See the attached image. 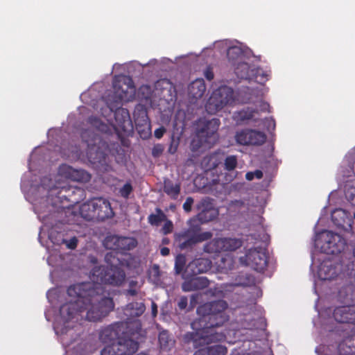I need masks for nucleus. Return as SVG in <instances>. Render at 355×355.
<instances>
[{
  "mask_svg": "<svg viewBox=\"0 0 355 355\" xmlns=\"http://www.w3.org/2000/svg\"><path fill=\"white\" fill-rule=\"evenodd\" d=\"M157 214H151L148 216V223L152 225L158 226L161 222L166 220V216L159 208L156 209Z\"/></svg>",
  "mask_w": 355,
  "mask_h": 355,
  "instance_id": "36",
  "label": "nucleus"
},
{
  "mask_svg": "<svg viewBox=\"0 0 355 355\" xmlns=\"http://www.w3.org/2000/svg\"><path fill=\"white\" fill-rule=\"evenodd\" d=\"M220 125L218 119H212L205 121L191 143V150L198 151L201 148H210L217 140V131Z\"/></svg>",
  "mask_w": 355,
  "mask_h": 355,
  "instance_id": "6",
  "label": "nucleus"
},
{
  "mask_svg": "<svg viewBox=\"0 0 355 355\" xmlns=\"http://www.w3.org/2000/svg\"><path fill=\"white\" fill-rule=\"evenodd\" d=\"M160 253L162 256H167L170 253V250L168 248L163 247L160 249Z\"/></svg>",
  "mask_w": 355,
  "mask_h": 355,
  "instance_id": "58",
  "label": "nucleus"
},
{
  "mask_svg": "<svg viewBox=\"0 0 355 355\" xmlns=\"http://www.w3.org/2000/svg\"><path fill=\"white\" fill-rule=\"evenodd\" d=\"M257 112L255 110L246 107L234 113V119L238 123H243L245 121L253 119L254 113Z\"/></svg>",
  "mask_w": 355,
  "mask_h": 355,
  "instance_id": "31",
  "label": "nucleus"
},
{
  "mask_svg": "<svg viewBox=\"0 0 355 355\" xmlns=\"http://www.w3.org/2000/svg\"><path fill=\"white\" fill-rule=\"evenodd\" d=\"M95 198L91 199L80 207V214L86 220H96V213L95 212Z\"/></svg>",
  "mask_w": 355,
  "mask_h": 355,
  "instance_id": "23",
  "label": "nucleus"
},
{
  "mask_svg": "<svg viewBox=\"0 0 355 355\" xmlns=\"http://www.w3.org/2000/svg\"><path fill=\"white\" fill-rule=\"evenodd\" d=\"M143 114L144 116H142V121L144 122V123L140 124L138 119H135V123L137 125V129L140 137L142 139H147L150 135V124L148 122V116L146 113L144 112Z\"/></svg>",
  "mask_w": 355,
  "mask_h": 355,
  "instance_id": "30",
  "label": "nucleus"
},
{
  "mask_svg": "<svg viewBox=\"0 0 355 355\" xmlns=\"http://www.w3.org/2000/svg\"><path fill=\"white\" fill-rule=\"evenodd\" d=\"M114 94L112 98L107 101V107L114 112V118L119 128L125 133L132 130V124L129 112L121 107L123 101H128L135 93L133 80L130 76H121L116 77L113 80Z\"/></svg>",
  "mask_w": 355,
  "mask_h": 355,
  "instance_id": "3",
  "label": "nucleus"
},
{
  "mask_svg": "<svg viewBox=\"0 0 355 355\" xmlns=\"http://www.w3.org/2000/svg\"><path fill=\"white\" fill-rule=\"evenodd\" d=\"M206 91V85L202 78H197L191 82L188 87V94L191 98L199 99Z\"/></svg>",
  "mask_w": 355,
  "mask_h": 355,
  "instance_id": "22",
  "label": "nucleus"
},
{
  "mask_svg": "<svg viewBox=\"0 0 355 355\" xmlns=\"http://www.w3.org/2000/svg\"><path fill=\"white\" fill-rule=\"evenodd\" d=\"M211 266V261L206 258L193 259L187 266V270L191 274L196 276L200 273L207 272Z\"/></svg>",
  "mask_w": 355,
  "mask_h": 355,
  "instance_id": "21",
  "label": "nucleus"
},
{
  "mask_svg": "<svg viewBox=\"0 0 355 355\" xmlns=\"http://www.w3.org/2000/svg\"><path fill=\"white\" fill-rule=\"evenodd\" d=\"M223 251H234L242 246L243 241L236 238H220Z\"/></svg>",
  "mask_w": 355,
  "mask_h": 355,
  "instance_id": "28",
  "label": "nucleus"
},
{
  "mask_svg": "<svg viewBox=\"0 0 355 355\" xmlns=\"http://www.w3.org/2000/svg\"><path fill=\"white\" fill-rule=\"evenodd\" d=\"M263 172L261 170H256L254 171H249L245 174V178L248 181H252L254 178L261 179L263 178Z\"/></svg>",
  "mask_w": 355,
  "mask_h": 355,
  "instance_id": "44",
  "label": "nucleus"
},
{
  "mask_svg": "<svg viewBox=\"0 0 355 355\" xmlns=\"http://www.w3.org/2000/svg\"><path fill=\"white\" fill-rule=\"evenodd\" d=\"M139 348V341L121 338L116 344L107 345L101 355H133Z\"/></svg>",
  "mask_w": 355,
  "mask_h": 355,
  "instance_id": "10",
  "label": "nucleus"
},
{
  "mask_svg": "<svg viewBox=\"0 0 355 355\" xmlns=\"http://www.w3.org/2000/svg\"><path fill=\"white\" fill-rule=\"evenodd\" d=\"M90 278L92 282H81L68 288V295L76 300L60 308L64 324L73 319L78 321L85 311L87 320L98 322L114 309L113 299L108 296L103 284L121 286L125 279L124 270L121 268L95 266L91 271Z\"/></svg>",
  "mask_w": 355,
  "mask_h": 355,
  "instance_id": "1",
  "label": "nucleus"
},
{
  "mask_svg": "<svg viewBox=\"0 0 355 355\" xmlns=\"http://www.w3.org/2000/svg\"><path fill=\"white\" fill-rule=\"evenodd\" d=\"M235 73L239 78L241 79H251L253 76L259 75V69H258L256 72L254 69H250V66L247 62H238L235 68Z\"/></svg>",
  "mask_w": 355,
  "mask_h": 355,
  "instance_id": "24",
  "label": "nucleus"
},
{
  "mask_svg": "<svg viewBox=\"0 0 355 355\" xmlns=\"http://www.w3.org/2000/svg\"><path fill=\"white\" fill-rule=\"evenodd\" d=\"M173 230V224L171 220H166L164 225H163L161 232L164 234H168L172 232Z\"/></svg>",
  "mask_w": 355,
  "mask_h": 355,
  "instance_id": "46",
  "label": "nucleus"
},
{
  "mask_svg": "<svg viewBox=\"0 0 355 355\" xmlns=\"http://www.w3.org/2000/svg\"><path fill=\"white\" fill-rule=\"evenodd\" d=\"M151 313L153 318H155L157 315V305L154 301L151 303Z\"/></svg>",
  "mask_w": 355,
  "mask_h": 355,
  "instance_id": "57",
  "label": "nucleus"
},
{
  "mask_svg": "<svg viewBox=\"0 0 355 355\" xmlns=\"http://www.w3.org/2000/svg\"><path fill=\"white\" fill-rule=\"evenodd\" d=\"M149 277L154 282H158L160 277L159 266L155 264L152 266L149 272Z\"/></svg>",
  "mask_w": 355,
  "mask_h": 355,
  "instance_id": "41",
  "label": "nucleus"
},
{
  "mask_svg": "<svg viewBox=\"0 0 355 355\" xmlns=\"http://www.w3.org/2000/svg\"><path fill=\"white\" fill-rule=\"evenodd\" d=\"M189 228L174 234V241L180 250L191 248L196 243L208 241L212 237L210 232H200V224L195 218L188 221Z\"/></svg>",
  "mask_w": 355,
  "mask_h": 355,
  "instance_id": "5",
  "label": "nucleus"
},
{
  "mask_svg": "<svg viewBox=\"0 0 355 355\" xmlns=\"http://www.w3.org/2000/svg\"><path fill=\"white\" fill-rule=\"evenodd\" d=\"M345 214V212L344 211H343L342 209H339V210H336V211H334L331 215V218H332V220L337 225H341L339 221L337 220L336 218V214Z\"/></svg>",
  "mask_w": 355,
  "mask_h": 355,
  "instance_id": "56",
  "label": "nucleus"
},
{
  "mask_svg": "<svg viewBox=\"0 0 355 355\" xmlns=\"http://www.w3.org/2000/svg\"><path fill=\"white\" fill-rule=\"evenodd\" d=\"M54 193L61 202L65 200L71 204H77L84 198V190L80 187L72 186H63Z\"/></svg>",
  "mask_w": 355,
  "mask_h": 355,
  "instance_id": "14",
  "label": "nucleus"
},
{
  "mask_svg": "<svg viewBox=\"0 0 355 355\" xmlns=\"http://www.w3.org/2000/svg\"><path fill=\"white\" fill-rule=\"evenodd\" d=\"M88 122L94 126H96L98 129L103 130V127L105 125L101 122V121L96 116H90L88 119Z\"/></svg>",
  "mask_w": 355,
  "mask_h": 355,
  "instance_id": "45",
  "label": "nucleus"
},
{
  "mask_svg": "<svg viewBox=\"0 0 355 355\" xmlns=\"http://www.w3.org/2000/svg\"><path fill=\"white\" fill-rule=\"evenodd\" d=\"M166 130L164 126L159 127V128H157L154 132V136L157 139H161L164 133L166 132Z\"/></svg>",
  "mask_w": 355,
  "mask_h": 355,
  "instance_id": "52",
  "label": "nucleus"
},
{
  "mask_svg": "<svg viewBox=\"0 0 355 355\" xmlns=\"http://www.w3.org/2000/svg\"><path fill=\"white\" fill-rule=\"evenodd\" d=\"M345 196L350 204L355 207V181L348 182L345 184Z\"/></svg>",
  "mask_w": 355,
  "mask_h": 355,
  "instance_id": "35",
  "label": "nucleus"
},
{
  "mask_svg": "<svg viewBox=\"0 0 355 355\" xmlns=\"http://www.w3.org/2000/svg\"><path fill=\"white\" fill-rule=\"evenodd\" d=\"M196 208L199 213L194 218L200 224L214 220L218 214V211L213 207L211 200L209 198L202 199L196 205Z\"/></svg>",
  "mask_w": 355,
  "mask_h": 355,
  "instance_id": "13",
  "label": "nucleus"
},
{
  "mask_svg": "<svg viewBox=\"0 0 355 355\" xmlns=\"http://www.w3.org/2000/svg\"><path fill=\"white\" fill-rule=\"evenodd\" d=\"M234 92L231 87L222 86L213 92L206 105V111L210 114H215L225 106L234 101Z\"/></svg>",
  "mask_w": 355,
  "mask_h": 355,
  "instance_id": "7",
  "label": "nucleus"
},
{
  "mask_svg": "<svg viewBox=\"0 0 355 355\" xmlns=\"http://www.w3.org/2000/svg\"><path fill=\"white\" fill-rule=\"evenodd\" d=\"M136 355H150L148 352H141Z\"/></svg>",
  "mask_w": 355,
  "mask_h": 355,
  "instance_id": "62",
  "label": "nucleus"
},
{
  "mask_svg": "<svg viewBox=\"0 0 355 355\" xmlns=\"http://www.w3.org/2000/svg\"><path fill=\"white\" fill-rule=\"evenodd\" d=\"M127 293L131 296H135L137 295V292L135 289H128Z\"/></svg>",
  "mask_w": 355,
  "mask_h": 355,
  "instance_id": "59",
  "label": "nucleus"
},
{
  "mask_svg": "<svg viewBox=\"0 0 355 355\" xmlns=\"http://www.w3.org/2000/svg\"><path fill=\"white\" fill-rule=\"evenodd\" d=\"M255 284L254 277L247 272H241L235 279L234 286H251Z\"/></svg>",
  "mask_w": 355,
  "mask_h": 355,
  "instance_id": "29",
  "label": "nucleus"
},
{
  "mask_svg": "<svg viewBox=\"0 0 355 355\" xmlns=\"http://www.w3.org/2000/svg\"><path fill=\"white\" fill-rule=\"evenodd\" d=\"M209 286V281L205 277H193L186 279L182 284V289L184 292H190L204 289Z\"/></svg>",
  "mask_w": 355,
  "mask_h": 355,
  "instance_id": "20",
  "label": "nucleus"
},
{
  "mask_svg": "<svg viewBox=\"0 0 355 355\" xmlns=\"http://www.w3.org/2000/svg\"><path fill=\"white\" fill-rule=\"evenodd\" d=\"M333 316L338 322L352 324L355 327V304L336 307Z\"/></svg>",
  "mask_w": 355,
  "mask_h": 355,
  "instance_id": "16",
  "label": "nucleus"
},
{
  "mask_svg": "<svg viewBox=\"0 0 355 355\" xmlns=\"http://www.w3.org/2000/svg\"><path fill=\"white\" fill-rule=\"evenodd\" d=\"M67 327H69V326H66L65 325V327H64L65 329H62V334H67Z\"/></svg>",
  "mask_w": 355,
  "mask_h": 355,
  "instance_id": "63",
  "label": "nucleus"
},
{
  "mask_svg": "<svg viewBox=\"0 0 355 355\" xmlns=\"http://www.w3.org/2000/svg\"><path fill=\"white\" fill-rule=\"evenodd\" d=\"M239 261L241 264L251 267L253 270L263 272L268 262V256L266 247L250 248L246 254L241 257Z\"/></svg>",
  "mask_w": 355,
  "mask_h": 355,
  "instance_id": "8",
  "label": "nucleus"
},
{
  "mask_svg": "<svg viewBox=\"0 0 355 355\" xmlns=\"http://www.w3.org/2000/svg\"><path fill=\"white\" fill-rule=\"evenodd\" d=\"M63 243L66 244L69 249L73 250L77 247L78 239L76 236L71 238L69 241L63 239Z\"/></svg>",
  "mask_w": 355,
  "mask_h": 355,
  "instance_id": "48",
  "label": "nucleus"
},
{
  "mask_svg": "<svg viewBox=\"0 0 355 355\" xmlns=\"http://www.w3.org/2000/svg\"><path fill=\"white\" fill-rule=\"evenodd\" d=\"M118 252L119 251L112 250L105 254V261L110 266L109 268H121L122 261L117 256Z\"/></svg>",
  "mask_w": 355,
  "mask_h": 355,
  "instance_id": "34",
  "label": "nucleus"
},
{
  "mask_svg": "<svg viewBox=\"0 0 355 355\" xmlns=\"http://www.w3.org/2000/svg\"><path fill=\"white\" fill-rule=\"evenodd\" d=\"M169 242H170L169 239H168V238H163L162 239V244L167 245V244L169 243Z\"/></svg>",
  "mask_w": 355,
  "mask_h": 355,
  "instance_id": "60",
  "label": "nucleus"
},
{
  "mask_svg": "<svg viewBox=\"0 0 355 355\" xmlns=\"http://www.w3.org/2000/svg\"><path fill=\"white\" fill-rule=\"evenodd\" d=\"M144 336L141 322L140 320L132 322H117L103 329L99 334L100 340L104 343L114 340H137Z\"/></svg>",
  "mask_w": 355,
  "mask_h": 355,
  "instance_id": "4",
  "label": "nucleus"
},
{
  "mask_svg": "<svg viewBox=\"0 0 355 355\" xmlns=\"http://www.w3.org/2000/svg\"><path fill=\"white\" fill-rule=\"evenodd\" d=\"M342 266L338 263H332L324 261L320 266L318 276L322 280H331L335 279L341 272Z\"/></svg>",
  "mask_w": 355,
  "mask_h": 355,
  "instance_id": "19",
  "label": "nucleus"
},
{
  "mask_svg": "<svg viewBox=\"0 0 355 355\" xmlns=\"http://www.w3.org/2000/svg\"><path fill=\"white\" fill-rule=\"evenodd\" d=\"M193 202L194 200L192 197L189 196L186 198V200L183 204V209L185 212L189 213L191 211Z\"/></svg>",
  "mask_w": 355,
  "mask_h": 355,
  "instance_id": "47",
  "label": "nucleus"
},
{
  "mask_svg": "<svg viewBox=\"0 0 355 355\" xmlns=\"http://www.w3.org/2000/svg\"><path fill=\"white\" fill-rule=\"evenodd\" d=\"M188 304V299L186 296H182L178 303V306L180 310L186 309Z\"/></svg>",
  "mask_w": 355,
  "mask_h": 355,
  "instance_id": "51",
  "label": "nucleus"
},
{
  "mask_svg": "<svg viewBox=\"0 0 355 355\" xmlns=\"http://www.w3.org/2000/svg\"><path fill=\"white\" fill-rule=\"evenodd\" d=\"M200 296V295L199 294H193L191 296L190 305L192 307H194L198 304Z\"/></svg>",
  "mask_w": 355,
  "mask_h": 355,
  "instance_id": "55",
  "label": "nucleus"
},
{
  "mask_svg": "<svg viewBox=\"0 0 355 355\" xmlns=\"http://www.w3.org/2000/svg\"><path fill=\"white\" fill-rule=\"evenodd\" d=\"M241 55V49L234 46L229 48L227 52V55L230 60L237 59Z\"/></svg>",
  "mask_w": 355,
  "mask_h": 355,
  "instance_id": "42",
  "label": "nucleus"
},
{
  "mask_svg": "<svg viewBox=\"0 0 355 355\" xmlns=\"http://www.w3.org/2000/svg\"><path fill=\"white\" fill-rule=\"evenodd\" d=\"M344 338L347 341H355V327L350 328V333H346L344 335ZM353 346L355 347V344L353 343Z\"/></svg>",
  "mask_w": 355,
  "mask_h": 355,
  "instance_id": "49",
  "label": "nucleus"
},
{
  "mask_svg": "<svg viewBox=\"0 0 355 355\" xmlns=\"http://www.w3.org/2000/svg\"><path fill=\"white\" fill-rule=\"evenodd\" d=\"M209 349L211 355H225L227 353V347L220 345L209 346Z\"/></svg>",
  "mask_w": 355,
  "mask_h": 355,
  "instance_id": "40",
  "label": "nucleus"
},
{
  "mask_svg": "<svg viewBox=\"0 0 355 355\" xmlns=\"http://www.w3.org/2000/svg\"><path fill=\"white\" fill-rule=\"evenodd\" d=\"M179 144V139H175L174 135H172L171 138L170 145L168 149V153L171 155L175 154L178 150Z\"/></svg>",
  "mask_w": 355,
  "mask_h": 355,
  "instance_id": "43",
  "label": "nucleus"
},
{
  "mask_svg": "<svg viewBox=\"0 0 355 355\" xmlns=\"http://www.w3.org/2000/svg\"><path fill=\"white\" fill-rule=\"evenodd\" d=\"M164 191L172 199L176 200L180 193V184L166 178L164 180Z\"/></svg>",
  "mask_w": 355,
  "mask_h": 355,
  "instance_id": "26",
  "label": "nucleus"
},
{
  "mask_svg": "<svg viewBox=\"0 0 355 355\" xmlns=\"http://www.w3.org/2000/svg\"><path fill=\"white\" fill-rule=\"evenodd\" d=\"M158 341L161 349L164 351L169 350L174 343L167 330H162L159 332Z\"/></svg>",
  "mask_w": 355,
  "mask_h": 355,
  "instance_id": "32",
  "label": "nucleus"
},
{
  "mask_svg": "<svg viewBox=\"0 0 355 355\" xmlns=\"http://www.w3.org/2000/svg\"><path fill=\"white\" fill-rule=\"evenodd\" d=\"M238 164L236 155H228L224 160V169L227 171L234 170Z\"/></svg>",
  "mask_w": 355,
  "mask_h": 355,
  "instance_id": "37",
  "label": "nucleus"
},
{
  "mask_svg": "<svg viewBox=\"0 0 355 355\" xmlns=\"http://www.w3.org/2000/svg\"><path fill=\"white\" fill-rule=\"evenodd\" d=\"M322 250L327 254H338L345 250V240L338 234L327 231L325 232Z\"/></svg>",
  "mask_w": 355,
  "mask_h": 355,
  "instance_id": "12",
  "label": "nucleus"
},
{
  "mask_svg": "<svg viewBox=\"0 0 355 355\" xmlns=\"http://www.w3.org/2000/svg\"><path fill=\"white\" fill-rule=\"evenodd\" d=\"M94 205L97 221H104L114 216V213L109 200L103 198H95Z\"/></svg>",
  "mask_w": 355,
  "mask_h": 355,
  "instance_id": "17",
  "label": "nucleus"
},
{
  "mask_svg": "<svg viewBox=\"0 0 355 355\" xmlns=\"http://www.w3.org/2000/svg\"><path fill=\"white\" fill-rule=\"evenodd\" d=\"M193 355H211L209 347H203L196 351Z\"/></svg>",
  "mask_w": 355,
  "mask_h": 355,
  "instance_id": "53",
  "label": "nucleus"
},
{
  "mask_svg": "<svg viewBox=\"0 0 355 355\" xmlns=\"http://www.w3.org/2000/svg\"><path fill=\"white\" fill-rule=\"evenodd\" d=\"M203 250L207 253H219L223 251L220 238L214 239L207 243L204 245Z\"/></svg>",
  "mask_w": 355,
  "mask_h": 355,
  "instance_id": "33",
  "label": "nucleus"
},
{
  "mask_svg": "<svg viewBox=\"0 0 355 355\" xmlns=\"http://www.w3.org/2000/svg\"><path fill=\"white\" fill-rule=\"evenodd\" d=\"M133 191V187L130 182H126L120 189L119 194L121 197L128 199Z\"/></svg>",
  "mask_w": 355,
  "mask_h": 355,
  "instance_id": "39",
  "label": "nucleus"
},
{
  "mask_svg": "<svg viewBox=\"0 0 355 355\" xmlns=\"http://www.w3.org/2000/svg\"><path fill=\"white\" fill-rule=\"evenodd\" d=\"M234 138L239 146H259L266 142L267 136L261 131L246 128L237 130Z\"/></svg>",
  "mask_w": 355,
  "mask_h": 355,
  "instance_id": "9",
  "label": "nucleus"
},
{
  "mask_svg": "<svg viewBox=\"0 0 355 355\" xmlns=\"http://www.w3.org/2000/svg\"><path fill=\"white\" fill-rule=\"evenodd\" d=\"M146 311V306L144 302H132L126 304L123 309L124 315L126 320L124 322H132L137 320V318L143 315Z\"/></svg>",
  "mask_w": 355,
  "mask_h": 355,
  "instance_id": "18",
  "label": "nucleus"
},
{
  "mask_svg": "<svg viewBox=\"0 0 355 355\" xmlns=\"http://www.w3.org/2000/svg\"><path fill=\"white\" fill-rule=\"evenodd\" d=\"M186 265V257L180 254L175 257V271L176 274H180L184 270Z\"/></svg>",
  "mask_w": 355,
  "mask_h": 355,
  "instance_id": "38",
  "label": "nucleus"
},
{
  "mask_svg": "<svg viewBox=\"0 0 355 355\" xmlns=\"http://www.w3.org/2000/svg\"><path fill=\"white\" fill-rule=\"evenodd\" d=\"M81 137L87 145L88 150H89V153H91L90 151L94 148L97 142L101 140L100 137L97 134L89 130L83 132Z\"/></svg>",
  "mask_w": 355,
  "mask_h": 355,
  "instance_id": "27",
  "label": "nucleus"
},
{
  "mask_svg": "<svg viewBox=\"0 0 355 355\" xmlns=\"http://www.w3.org/2000/svg\"><path fill=\"white\" fill-rule=\"evenodd\" d=\"M104 245L106 248L123 253L135 248L137 245V241L132 237L111 235L105 238Z\"/></svg>",
  "mask_w": 355,
  "mask_h": 355,
  "instance_id": "11",
  "label": "nucleus"
},
{
  "mask_svg": "<svg viewBox=\"0 0 355 355\" xmlns=\"http://www.w3.org/2000/svg\"><path fill=\"white\" fill-rule=\"evenodd\" d=\"M221 163L220 155L218 153H213L206 155L202 160V166L205 171H211L218 166Z\"/></svg>",
  "mask_w": 355,
  "mask_h": 355,
  "instance_id": "25",
  "label": "nucleus"
},
{
  "mask_svg": "<svg viewBox=\"0 0 355 355\" xmlns=\"http://www.w3.org/2000/svg\"><path fill=\"white\" fill-rule=\"evenodd\" d=\"M248 329H254V328H256V324L255 323H253L252 325L250 324L248 327Z\"/></svg>",
  "mask_w": 355,
  "mask_h": 355,
  "instance_id": "61",
  "label": "nucleus"
},
{
  "mask_svg": "<svg viewBox=\"0 0 355 355\" xmlns=\"http://www.w3.org/2000/svg\"><path fill=\"white\" fill-rule=\"evenodd\" d=\"M205 76L208 80H211L214 78L213 70L211 67H208L205 71Z\"/></svg>",
  "mask_w": 355,
  "mask_h": 355,
  "instance_id": "54",
  "label": "nucleus"
},
{
  "mask_svg": "<svg viewBox=\"0 0 355 355\" xmlns=\"http://www.w3.org/2000/svg\"><path fill=\"white\" fill-rule=\"evenodd\" d=\"M227 304L224 300H216L200 305L196 313L199 316L191 323L193 332H187L184 335L185 341L193 342L194 344H209L220 342L225 339V334L218 331L229 320L226 313Z\"/></svg>",
  "mask_w": 355,
  "mask_h": 355,
  "instance_id": "2",
  "label": "nucleus"
},
{
  "mask_svg": "<svg viewBox=\"0 0 355 355\" xmlns=\"http://www.w3.org/2000/svg\"><path fill=\"white\" fill-rule=\"evenodd\" d=\"M164 151V146L162 144H157L155 145L153 150L152 154L154 157H159Z\"/></svg>",
  "mask_w": 355,
  "mask_h": 355,
  "instance_id": "50",
  "label": "nucleus"
},
{
  "mask_svg": "<svg viewBox=\"0 0 355 355\" xmlns=\"http://www.w3.org/2000/svg\"><path fill=\"white\" fill-rule=\"evenodd\" d=\"M58 172L62 177L74 182H87L91 179V175L86 171L76 169L67 164L61 165Z\"/></svg>",
  "mask_w": 355,
  "mask_h": 355,
  "instance_id": "15",
  "label": "nucleus"
}]
</instances>
